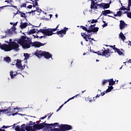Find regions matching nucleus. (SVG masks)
I'll return each instance as SVG.
<instances>
[{
	"label": "nucleus",
	"instance_id": "nucleus-1",
	"mask_svg": "<svg viewBox=\"0 0 131 131\" xmlns=\"http://www.w3.org/2000/svg\"><path fill=\"white\" fill-rule=\"evenodd\" d=\"M17 43L21 46L22 48L25 49H30L31 47L40 48V47L43 46V44L40 42H32V39L26 36H22L21 38L17 40Z\"/></svg>",
	"mask_w": 131,
	"mask_h": 131
},
{
	"label": "nucleus",
	"instance_id": "nucleus-2",
	"mask_svg": "<svg viewBox=\"0 0 131 131\" xmlns=\"http://www.w3.org/2000/svg\"><path fill=\"white\" fill-rule=\"evenodd\" d=\"M33 55L37 57V58H41V57H44L45 59H49L50 58L52 59V54L50 52H47L46 51H42L40 50H37Z\"/></svg>",
	"mask_w": 131,
	"mask_h": 131
},
{
	"label": "nucleus",
	"instance_id": "nucleus-3",
	"mask_svg": "<svg viewBox=\"0 0 131 131\" xmlns=\"http://www.w3.org/2000/svg\"><path fill=\"white\" fill-rule=\"evenodd\" d=\"M19 44H18V43L16 42L15 41H13L10 43L9 46H7V47L4 48L3 49V51L4 52H10L13 50L14 51L18 52V51L19 50Z\"/></svg>",
	"mask_w": 131,
	"mask_h": 131
},
{
	"label": "nucleus",
	"instance_id": "nucleus-4",
	"mask_svg": "<svg viewBox=\"0 0 131 131\" xmlns=\"http://www.w3.org/2000/svg\"><path fill=\"white\" fill-rule=\"evenodd\" d=\"M49 129H50V130H48V131L70 130V129H72V126L68 124H61L59 126V128H52L51 127H49Z\"/></svg>",
	"mask_w": 131,
	"mask_h": 131
},
{
	"label": "nucleus",
	"instance_id": "nucleus-5",
	"mask_svg": "<svg viewBox=\"0 0 131 131\" xmlns=\"http://www.w3.org/2000/svg\"><path fill=\"white\" fill-rule=\"evenodd\" d=\"M42 128H43V126L42 125L41 123L35 124L33 125V128L32 126H26V130L27 131L39 130L40 129H42Z\"/></svg>",
	"mask_w": 131,
	"mask_h": 131
},
{
	"label": "nucleus",
	"instance_id": "nucleus-6",
	"mask_svg": "<svg viewBox=\"0 0 131 131\" xmlns=\"http://www.w3.org/2000/svg\"><path fill=\"white\" fill-rule=\"evenodd\" d=\"M93 53L97 54L99 56H103L106 57V58H109L111 51L108 48L105 49V48H103V50L102 49V51H98L97 52H93Z\"/></svg>",
	"mask_w": 131,
	"mask_h": 131
},
{
	"label": "nucleus",
	"instance_id": "nucleus-7",
	"mask_svg": "<svg viewBox=\"0 0 131 131\" xmlns=\"http://www.w3.org/2000/svg\"><path fill=\"white\" fill-rule=\"evenodd\" d=\"M39 32H41L45 36H52L53 34H56V33H52V32L51 31V29L48 28L45 29H41L38 32H37V34H38Z\"/></svg>",
	"mask_w": 131,
	"mask_h": 131
},
{
	"label": "nucleus",
	"instance_id": "nucleus-8",
	"mask_svg": "<svg viewBox=\"0 0 131 131\" xmlns=\"http://www.w3.org/2000/svg\"><path fill=\"white\" fill-rule=\"evenodd\" d=\"M46 121H45L43 123H41V124L43 126V128H46V129H49L50 127V128H52V126H58V123H54V124H48L46 123Z\"/></svg>",
	"mask_w": 131,
	"mask_h": 131
},
{
	"label": "nucleus",
	"instance_id": "nucleus-9",
	"mask_svg": "<svg viewBox=\"0 0 131 131\" xmlns=\"http://www.w3.org/2000/svg\"><path fill=\"white\" fill-rule=\"evenodd\" d=\"M22 61L21 60L17 59L16 63L15 64L17 68L18 69H19L20 71H22V70H24L25 69V64L24 66H22Z\"/></svg>",
	"mask_w": 131,
	"mask_h": 131
},
{
	"label": "nucleus",
	"instance_id": "nucleus-10",
	"mask_svg": "<svg viewBox=\"0 0 131 131\" xmlns=\"http://www.w3.org/2000/svg\"><path fill=\"white\" fill-rule=\"evenodd\" d=\"M92 34H93V33H91L89 34H86L84 33H81L82 37H83V38L85 39V41H89H89H90V42H92V40H91L92 39V38H91V36H92Z\"/></svg>",
	"mask_w": 131,
	"mask_h": 131
},
{
	"label": "nucleus",
	"instance_id": "nucleus-11",
	"mask_svg": "<svg viewBox=\"0 0 131 131\" xmlns=\"http://www.w3.org/2000/svg\"><path fill=\"white\" fill-rule=\"evenodd\" d=\"M77 97H81L80 96V94H77L75 96H73V97L69 98L67 101H66L63 104H62L60 106H59V107L58 108V110L56 111L57 112L60 111V110H61V108H62V107H63L64 106V105H65V104H67V103H68V102H69V101L71 100H73V99H74V98H77Z\"/></svg>",
	"mask_w": 131,
	"mask_h": 131
},
{
	"label": "nucleus",
	"instance_id": "nucleus-12",
	"mask_svg": "<svg viewBox=\"0 0 131 131\" xmlns=\"http://www.w3.org/2000/svg\"><path fill=\"white\" fill-rule=\"evenodd\" d=\"M68 30V28L64 27L63 30L57 31L55 33L58 35H60V37H63L64 35L63 34H66V32Z\"/></svg>",
	"mask_w": 131,
	"mask_h": 131
},
{
	"label": "nucleus",
	"instance_id": "nucleus-13",
	"mask_svg": "<svg viewBox=\"0 0 131 131\" xmlns=\"http://www.w3.org/2000/svg\"><path fill=\"white\" fill-rule=\"evenodd\" d=\"M13 41H12V39H9V41H5V42H7V44L6 43H4L3 45H2V43H0V49L1 50H4V49H6V48L9 47V46H10V42H12Z\"/></svg>",
	"mask_w": 131,
	"mask_h": 131
},
{
	"label": "nucleus",
	"instance_id": "nucleus-14",
	"mask_svg": "<svg viewBox=\"0 0 131 131\" xmlns=\"http://www.w3.org/2000/svg\"><path fill=\"white\" fill-rule=\"evenodd\" d=\"M102 14L103 16H108V17L115 19V17L107 15V14H113V12L110 11V10L102 11Z\"/></svg>",
	"mask_w": 131,
	"mask_h": 131
},
{
	"label": "nucleus",
	"instance_id": "nucleus-15",
	"mask_svg": "<svg viewBox=\"0 0 131 131\" xmlns=\"http://www.w3.org/2000/svg\"><path fill=\"white\" fill-rule=\"evenodd\" d=\"M125 27H127V24H125L124 21L121 20H120V30H122V29H124Z\"/></svg>",
	"mask_w": 131,
	"mask_h": 131
},
{
	"label": "nucleus",
	"instance_id": "nucleus-16",
	"mask_svg": "<svg viewBox=\"0 0 131 131\" xmlns=\"http://www.w3.org/2000/svg\"><path fill=\"white\" fill-rule=\"evenodd\" d=\"M96 27V24L94 25H91L89 27V29H90V30H92V29H95L94 31L92 32H98L99 31V27Z\"/></svg>",
	"mask_w": 131,
	"mask_h": 131
},
{
	"label": "nucleus",
	"instance_id": "nucleus-17",
	"mask_svg": "<svg viewBox=\"0 0 131 131\" xmlns=\"http://www.w3.org/2000/svg\"><path fill=\"white\" fill-rule=\"evenodd\" d=\"M80 27L81 28H82V29H83V30H84V31H86V32H88V33H92V32H94V31H95V30H96V29H92V30H90V29H88V28H86L83 26H80Z\"/></svg>",
	"mask_w": 131,
	"mask_h": 131
},
{
	"label": "nucleus",
	"instance_id": "nucleus-18",
	"mask_svg": "<svg viewBox=\"0 0 131 131\" xmlns=\"http://www.w3.org/2000/svg\"><path fill=\"white\" fill-rule=\"evenodd\" d=\"M100 96H101L100 95L97 94V95L96 96V97H93V100H91V98H90V97H88V101H89V102H95L96 99H97V98H100Z\"/></svg>",
	"mask_w": 131,
	"mask_h": 131
},
{
	"label": "nucleus",
	"instance_id": "nucleus-19",
	"mask_svg": "<svg viewBox=\"0 0 131 131\" xmlns=\"http://www.w3.org/2000/svg\"><path fill=\"white\" fill-rule=\"evenodd\" d=\"M36 31L37 32H38L39 30H38L37 29H32L28 32V34H34V33H35Z\"/></svg>",
	"mask_w": 131,
	"mask_h": 131
},
{
	"label": "nucleus",
	"instance_id": "nucleus-20",
	"mask_svg": "<svg viewBox=\"0 0 131 131\" xmlns=\"http://www.w3.org/2000/svg\"><path fill=\"white\" fill-rule=\"evenodd\" d=\"M17 14H20V17L22 18H26L27 16H26L25 13H23V12H21L19 10V9L17 10Z\"/></svg>",
	"mask_w": 131,
	"mask_h": 131
},
{
	"label": "nucleus",
	"instance_id": "nucleus-21",
	"mask_svg": "<svg viewBox=\"0 0 131 131\" xmlns=\"http://www.w3.org/2000/svg\"><path fill=\"white\" fill-rule=\"evenodd\" d=\"M28 26V23H21L20 27L21 29H24V28H26Z\"/></svg>",
	"mask_w": 131,
	"mask_h": 131
},
{
	"label": "nucleus",
	"instance_id": "nucleus-22",
	"mask_svg": "<svg viewBox=\"0 0 131 131\" xmlns=\"http://www.w3.org/2000/svg\"><path fill=\"white\" fill-rule=\"evenodd\" d=\"M109 82V85H114L115 84V82L116 81H114L113 78H111V79H108Z\"/></svg>",
	"mask_w": 131,
	"mask_h": 131
},
{
	"label": "nucleus",
	"instance_id": "nucleus-23",
	"mask_svg": "<svg viewBox=\"0 0 131 131\" xmlns=\"http://www.w3.org/2000/svg\"><path fill=\"white\" fill-rule=\"evenodd\" d=\"M115 52L118 53V55H119L120 56H124V53L121 52V51H120V50H119V49H117V50L115 51Z\"/></svg>",
	"mask_w": 131,
	"mask_h": 131
},
{
	"label": "nucleus",
	"instance_id": "nucleus-24",
	"mask_svg": "<svg viewBox=\"0 0 131 131\" xmlns=\"http://www.w3.org/2000/svg\"><path fill=\"white\" fill-rule=\"evenodd\" d=\"M4 61L7 62V63H10V62H11V58L9 56H7L4 58Z\"/></svg>",
	"mask_w": 131,
	"mask_h": 131
},
{
	"label": "nucleus",
	"instance_id": "nucleus-25",
	"mask_svg": "<svg viewBox=\"0 0 131 131\" xmlns=\"http://www.w3.org/2000/svg\"><path fill=\"white\" fill-rule=\"evenodd\" d=\"M119 37H120L121 39L123 40V41H124V40H125V37L124 35H123V33H122V32H120L119 34Z\"/></svg>",
	"mask_w": 131,
	"mask_h": 131
},
{
	"label": "nucleus",
	"instance_id": "nucleus-26",
	"mask_svg": "<svg viewBox=\"0 0 131 131\" xmlns=\"http://www.w3.org/2000/svg\"><path fill=\"white\" fill-rule=\"evenodd\" d=\"M10 73L11 78H14V77L17 75V72L14 74V71H11Z\"/></svg>",
	"mask_w": 131,
	"mask_h": 131
},
{
	"label": "nucleus",
	"instance_id": "nucleus-27",
	"mask_svg": "<svg viewBox=\"0 0 131 131\" xmlns=\"http://www.w3.org/2000/svg\"><path fill=\"white\" fill-rule=\"evenodd\" d=\"M24 56L25 57V60H28L30 55L28 53H24Z\"/></svg>",
	"mask_w": 131,
	"mask_h": 131
},
{
	"label": "nucleus",
	"instance_id": "nucleus-28",
	"mask_svg": "<svg viewBox=\"0 0 131 131\" xmlns=\"http://www.w3.org/2000/svg\"><path fill=\"white\" fill-rule=\"evenodd\" d=\"M26 126L25 124H22V125L20 126V129H21V131H25V130H26Z\"/></svg>",
	"mask_w": 131,
	"mask_h": 131
},
{
	"label": "nucleus",
	"instance_id": "nucleus-29",
	"mask_svg": "<svg viewBox=\"0 0 131 131\" xmlns=\"http://www.w3.org/2000/svg\"><path fill=\"white\" fill-rule=\"evenodd\" d=\"M96 6V3H95V1H91V10L94 9V7Z\"/></svg>",
	"mask_w": 131,
	"mask_h": 131
},
{
	"label": "nucleus",
	"instance_id": "nucleus-30",
	"mask_svg": "<svg viewBox=\"0 0 131 131\" xmlns=\"http://www.w3.org/2000/svg\"><path fill=\"white\" fill-rule=\"evenodd\" d=\"M110 8V4H104L103 9H109Z\"/></svg>",
	"mask_w": 131,
	"mask_h": 131
},
{
	"label": "nucleus",
	"instance_id": "nucleus-31",
	"mask_svg": "<svg viewBox=\"0 0 131 131\" xmlns=\"http://www.w3.org/2000/svg\"><path fill=\"white\" fill-rule=\"evenodd\" d=\"M104 3H102L101 4H97V3H96V6H97L98 7H100V8H103L104 9Z\"/></svg>",
	"mask_w": 131,
	"mask_h": 131
},
{
	"label": "nucleus",
	"instance_id": "nucleus-32",
	"mask_svg": "<svg viewBox=\"0 0 131 131\" xmlns=\"http://www.w3.org/2000/svg\"><path fill=\"white\" fill-rule=\"evenodd\" d=\"M109 80H108V79H104L102 81V85H104V84H106L107 82H108Z\"/></svg>",
	"mask_w": 131,
	"mask_h": 131
},
{
	"label": "nucleus",
	"instance_id": "nucleus-33",
	"mask_svg": "<svg viewBox=\"0 0 131 131\" xmlns=\"http://www.w3.org/2000/svg\"><path fill=\"white\" fill-rule=\"evenodd\" d=\"M15 129L16 131H21V127H20V126L17 125L15 127Z\"/></svg>",
	"mask_w": 131,
	"mask_h": 131
},
{
	"label": "nucleus",
	"instance_id": "nucleus-34",
	"mask_svg": "<svg viewBox=\"0 0 131 131\" xmlns=\"http://www.w3.org/2000/svg\"><path fill=\"white\" fill-rule=\"evenodd\" d=\"M117 14H118V17H121V16L122 15V12L119 10L117 12Z\"/></svg>",
	"mask_w": 131,
	"mask_h": 131
},
{
	"label": "nucleus",
	"instance_id": "nucleus-35",
	"mask_svg": "<svg viewBox=\"0 0 131 131\" xmlns=\"http://www.w3.org/2000/svg\"><path fill=\"white\" fill-rule=\"evenodd\" d=\"M50 115V114H48L47 115H45L44 117H41L39 119L40 120H42V119H45L48 117V116Z\"/></svg>",
	"mask_w": 131,
	"mask_h": 131
},
{
	"label": "nucleus",
	"instance_id": "nucleus-36",
	"mask_svg": "<svg viewBox=\"0 0 131 131\" xmlns=\"http://www.w3.org/2000/svg\"><path fill=\"white\" fill-rule=\"evenodd\" d=\"M9 110L8 109H5V110H1L0 109V115H1V113H2V112H3L4 113H5V112H7Z\"/></svg>",
	"mask_w": 131,
	"mask_h": 131
},
{
	"label": "nucleus",
	"instance_id": "nucleus-37",
	"mask_svg": "<svg viewBox=\"0 0 131 131\" xmlns=\"http://www.w3.org/2000/svg\"><path fill=\"white\" fill-rule=\"evenodd\" d=\"M50 31H51V33H56L54 32H55V31H57V29H56V28L53 29L50 28Z\"/></svg>",
	"mask_w": 131,
	"mask_h": 131
},
{
	"label": "nucleus",
	"instance_id": "nucleus-38",
	"mask_svg": "<svg viewBox=\"0 0 131 131\" xmlns=\"http://www.w3.org/2000/svg\"><path fill=\"white\" fill-rule=\"evenodd\" d=\"M35 11L38 12V13H41V9H39L38 7H36V10Z\"/></svg>",
	"mask_w": 131,
	"mask_h": 131
},
{
	"label": "nucleus",
	"instance_id": "nucleus-39",
	"mask_svg": "<svg viewBox=\"0 0 131 131\" xmlns=\"http://www.w3.org/2000/svg\"><path fill=\"white\" fill-rule=\"evenodd\" d=\"M119 10L121 11H126V8L124 7V6H122Z\"/></svg>",
	"mask_w": 131,
	"mask_h": 131
},
{
	"label": "nucleus",
	"instance_id": "nucleus-40",
	"mask_svg": "<svg viewBox=\"0 0 131 131\" xmlns=\"http://www.w3.org/2000/svg\"><path fill=\"white\" fill-rule=\"evenodd\" d=\"M97 22H98V20L93 19L91 21V24H94V23H97Z\"/></svg>",
	"mask_w": 131,
	"mask_h": 131
},
{
	"label": "nucleus",
	"instance_id": "nucleus-41",
	"mask_svg": "<svg viewBox=\"0 0 131 131\" xmlns=\"http://www.w3.org/2000/svg\"><path fill=\"white\" fill-rule=\"evenodd\" d=\"M11 126H5V125H3L1 128H8L9 127H11Z\"/></svg>",
	"mask_w": 131,
	"mask_h": 131
},
{
	"label": "nucleus",
	"instance_id": "nucleus-42",
	"mask_svg": "<svg viewBox=\"0 0 131 131\" xmlns=\"http://www.w3.org/2000/svg\"><path fill=\"white\" fill-rule=\"evenodd\" d=\"M20 8H26V4L24 3L23 5H20Z\"/></svg>",
	"mask_w": 131,
	"mask_h": 131
},
{
	"label": "nucleus",
	"instance_id": "nucleus-43",
	"mask_svg": "<svg viewBox=\"0 0 131 131\" xmlns=\"http://www.w3.org/2000/svg\"><path fill=\"white\" fill-rule=\"evenodd\" d=\"M36 123H35V122H33L32 121H30V123L28 124V125H32V124H34H34H36Z\"/></svg>",
	"mask_w": 131,
	"mask_h": 131
},
{
	"label": "nucleus",
	"instance_id": "nucleus-44",
	"mask_svg": "<svg viewBox=\"0 0 131 131\" xmlns=\"http://www.w3.org/2000/svg\"><path fill=\"white\" fill-rule=\"evenodd\" d=\"M127 17L128 18H130V19H131V12H127Z\"/></svg>",
	"mask_w": 131,
	"mask_h": 131
},
{
	"label": "nucleus",
	"instance_id": "nucleus-45",
	"mask_svg": "<svg viewBox=\"0 0 131 131\" xmlns=\"http://www.w3.org/2000/svg\"><path fill=\"white\" fill-rule=\"evenodd\" d=\"M112 49H113V50H114L115 52H116V51L117 50V49L118 48L115 47V45H114V46H113V47L112 48Z\"/></svg>",
	"mask_w": 131,
	"mask_h": 131
},
{
	"label": "nucleus",
	"instance_id": "nucleus-46",
	"mask_svg": "<svg viewBox=\"0 0 131 131\" xmlns=\"http://www.w3.org/2000/svg\"><path fill=\"white\" fill-rule=\"evenodd\" d=\"M105 93H106L105 91H104L103 92H101L100 95L101 97H103V96H104V95H105Z\"/></svg>",
	"mask_w": 131,
	"mask_h": 131
},
{
	"label": "nucleus",
	"instance_id": "nucleus-47",
	"mask_svg": "<svg viewBox=\"0 0 131 131\" xmlns=\"http://www.w3.org/2000/svg\"><path fill=\"white\" fill-rule=\"evenodd\" d=\"M17 114H18L19 115H22V114H18L17 113H13L12 114V116H15V115H17Z\"/></svg>",
	"mask_w": 131,
	"mask_h": 131
},
{
	"label": "nucleus",
	"instance_id": "nucleus-48",
	"mask_svg": "<svg viewBox=\"0 0 131 131\" xmlns=\"http://www.w3.org/2000/svg\"><path fill=\"white\" fill-rule=\"evenodd\" d=\"M6 37H7V35H6L5 36H0V38L2 39L3 38H6Z\"/></svg>",
	"mask_w": 131,
	"mask_h": 131
},
{
	"label": "nucleus",
	"instance_id": "nucleus-49",
	"mask_svg": "<svg viewBox=\"0 0 131 131\" xmlns=\"http://www.w3.org/2000/svg\"><path fill=\"white\" fill-rule=\"evenodd\" d=\"M111 90L109 89V88H108L106 91H105V93H110V91H111Z\"/></svg>",
	"mask_w": 131,
	"mask_h": 131
},
{
	"label": "nucleus",
	"instance_id": "nucleus-50",
	"mask_svg": "<svg viewBox=\"0 0 131 131\" xmlns=\"http://www.w3.org/2000/svg\"><path fill=\"white\" fill-rule=\"evenodd\" d=\"M126 11H130V6H129L128 5L127 8H126Z\"/></svg>",
	"mask_w": 131,
	"mask_h": 131
},
{
	"label": "nucleus",
	"instance_id": "nucleus-51",
	"mask_svg": "<svg viewBox=\"0 0 131 131\" xmlns=\"http://www.w3.org/2000/svg\"><path fill=\"white\" fill-rule=\"evenodd\" d=\"M35 6H38V3H37V1L35 0L34 3Z\"/></svg>",
	"mask_w": 131,
	"mask_h": 131
},
{
	"label": "nucleus",
	"instance_id": "nucleus-52",
	"mask_svg": "<svg viewBox=\"0 0 131 131\" xmlns=\"http://www.w3.org/2000/svg\"><path fill=\"white\" fill-rule=\"evenodd\" d=\"M108 26V24L105 23V24H103L102 27L104 28V27H106V26Z\"/></svg>",
	"mask_w": 131,
	"mask_h": 131
},
{
	"label": "nucleus",
	"instance_id": "nucleus-53",
	"mask_svg": "<svg viewBox=\"0 0 131 131\" xmlns=\"http://www.w3.org/2000/svg\"><path fill=\"white\" fill-rule=\"evenodd\" d=\"M108 89L111 91L112 90H113V86L111 85L108 87Z\"/></svg>",
	"mask_w": 131,
	"mask_h": 131
},
{
	"label": "nucleus",
	"instance_id": "nucleus-54",
	"mask_svg": "<svg viewBox=\"0 0 131 131\" xmlns=\"http://www.w3.org/2000/svg\"><path fill=\"white\" fill-rule=\"evenodd\" d=\"M28 9H32V5H29L27 7Z\"/></svg>",
	"mask_w": 131,
	"mask_h": 131
},
{
	"label": "nucleus",
	"instance_id": "nucleus-55",
	"mask_svg": "<svg viewBox=\"0 0 131 131\" xmlns=\"http://www.w3.org/2000/svg\"><path fill=\"white\" fill-rule=\"evenodd\" d=\"M36 12V10H31V12H29V14H31V13H35Z\"/></svg>",
	"mask_w": 131,
	"mask_h": 131
},
{
	"label": "nucleus",
	"instance_id": "nucleus-56",
	"mask_svg": "<svg viewBox=\"0 0 131 131\" xmlns=\"http://www.w3.org/2000/svg\"><path fill=\"white\" fill-rule=\"evenodd\" d=\"M11 7H12V8H14V9H16V10H18V8H17V6H11Z\"/></svg>",
	"mask_w": 131,
	"mask_h": 131
},
{
	"label": "nucleus",
	"instance_id": "nucleus-57",
	"mask_svg": "<svg viewBox=\"0 0 131 131\" xmlns=\"http://www.w3.org/2000/svg\"><path fill=\"white\" fill-rule=\"evenodd\" d=\"M94 10H98V7H97V6L95 5V6H94Z\"/></svg>",
	"mask_w": 131,
	"mask_h": 131
},
{
	"label": "nucleus",
	"instance_id": "nucleus-58",
	"mask_svg": "<svg viewBox=\"0 0 131 131\" xmlns=\"http://www.w3.org/2000/svg\"><path fill=\"white\" fill-rule=\"evenodd\" d=\"M48 116V119H50V117H51V116H52V114H49V115Z\"/></svg>",
	"mask_w": 131,
	"mask_h": 131
},
{
	"label": "nucleus",
	"instance_id": "nucleus-59",
	"mask_svg": "<svg viewBox=\"0 0 131 131\" xmlns=\"http://www.w3.org/2000/svg\"><path fill=\"white\" fill-rule=\"evenodd\" d=\"M17 24H18V22L15 23L13 24V26H17Z\"/></svg>",
	"mask_w": 131,
	"mask_h": 131
},
{
	"label": "nucleus",
	"instance_id": "nucleus-60",
	"mask_svg": "<svg viewBox=\"0 0 131 131\" xmlns=\"http://www.w3.org/2000/svg\"><path fill=\"white\" fill-rule=\"evenodd\" d=\"M128 45L130 46V47H131V41H129Z\"/></svg>",
	"mask_w": 131,
	"mask_h": 131
},
{
	"label": "nucleus",
	"instance_id": "nucleus-61",
	"mask_svg": "<svg viewBox=\"0 0 131 131\" xmlns=\"http://www.w3.org/2000/svg\"><path fill=\"white\" fill-rule=\"evenodd\" d=\"M0 131H6V129L0 128Z\"/></svg>",
	"mask_w": 131,
	"mask_h": 131
},
{
	"label": "nucleus",
	"instance_id": "nucleus-62",
	"mask_svg": "<svg viewBox=\"0 0 131 131\" xmlns=\"http://www.w3.org/2000/svg\"><path fill=\"white\" fill-rule=\"evenodd\" d=\"M33 36H34V38H35V37L36 38H38V37H39V36H38L37 35L36 36H34V35H33Z\"/></svg>",
	"mask_w": 131,
	"mask_h": 131
},
{
	"label": "nucleus",
	"instance_id": "nucleus-63",
	"mask_svg": "<svg viewBox=\"0 0 131 131\" xmlns=\"http://www.w3.org/2000/svg\"><path fill=\"white\" fill-rule=\"evenodd\" d=\"M128 6L131 7V3L128 4Z\"/></svg>",
	"mask_w": 131,
	"mask_h": 131
},
{
	"label": "nucleus",
	"instance_id": "nucleus-64",
	"mask_svg": "<svg viewBox=\"0 0 131 131\" xmlns=\"http://www.w3.org/2000/svg\"><path fill=\"white\" fill-rule=\"evenodd\" d=\"M33 8H35V7H36V5H34V4H33Z\"/></svg>",
	"mask_w": 131,
	"mask_h": 131
}]
</instances>
